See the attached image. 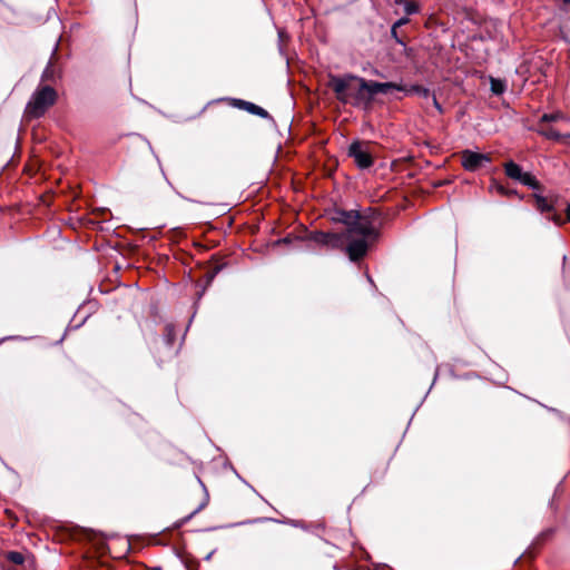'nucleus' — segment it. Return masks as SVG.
Instances as JSON below:
<instances>
[{
	"instance_id": "1",
	"label": "nucleus",
	"mask_w": 570,
	"mask_h": 570,
	"mask_svg": "<svg viewBox=\"0 0 570 570\" xmlns=\"http://www.w3.org/2000/svg\"><path fill=\"white\" fill-rule=\"evenodd\" d=\"M328 86L341 102L363 109L370 108L379 94L387 95L392 90H403V86L395 82L367 81L353 75L331 76Z\"/></svg>"
},
{
	"instance_id": "2",
	"label": "nucleus",
	"mask_w": 570,
	"mask_h": 570,
	"mask_svg": "<svg viewBox=\"0 0 570 570\" xmlns=\"http://www.w3.org/2000/svg\"><path fill=\"white\" fill-rule=\"evenodd\" d=\"M347 226L345 238L348 244L346 247L351 261H357L363 257L368 246L377 237V232L372 222L361 216L357 212H342L337 218Z\"/></svg>"
},
{
	"instance_id": "3",
	"label": "nucleus",
	"mask_w": 570,
	"mask_h": 570,
	"mask_svg": "<svg viewBox=\"0 0 570 570\" xmlns=\"http://www.w3.org/2000/svg\"><path fill=\"white\" fill-rule=\"evenodd\" d=\"M57 99V92L49 86L39 88L31 97L26 107V114L29 117L38 118L42 116Z\"/></svg>"
},
{
	"instance_id": "4",
	"label": "nucleus",
	"mask_w": 570,
	"mask_h": 570,
	"mask_svg": "<svg viewBox=\"0 0 570 570\" xmlns=\"http://www.w3.org/2000/svg\"><path fill=\"white\" fill-rule=\"evenodd\" d=\"M348 155L353 157L360 168H368L373 163L368 146L360 141H355L350 146Z\"/></svg>"
},
{
	"instance_id": "5",
	"label": "nucleus",
	"mask_w": 570,
	"mask_h": 570,
	"mask_svg": "<svg viewBox=\"0 0 570 570\" xmlns=\"http://www.w3.org/2000/svg\"><path fill=\"white\" fill-rule=\"evenodd\" d=\"M491 158L487 154H480L471 150H464L461 154L462 166L470 171H474L483 166L485 163H490Z\"/></svg>"
},
{
	"instance_id": "6",
	"label": "nucleus",
	"mask_w": 570,
	"mask_h": 570,
	"mask_svg": "<svg viewBox=\"0 0 570 570\" xmlns=\"http://www.w3.org/2000/svg\"><path fill=\"white\" fill-rule=\"evenodd\" d=\"M314 239H315V242H317L320 244H323V245H326V246H330L333 248L340 247L343 244L342 236L336 235V234L320 233V234L315 235Z\"/></svg>"
},
{
	"instance_id": "7",
	"label": "nucleus",
	"mask_w": 570,
	"mask_h": 570,
	"mask_svg": "<svg viewBox=\"0 0 570 570\" xmlns=\"http://www.w3.org/2000/svg\"><path fill=\"white\" fill-rule=\"evenodd\" d=\"M504 168L507 176H509L512 179L520 180L523 171L519 165L510 161L505 164Z\"/></svg>"
},
{
	"instance_id": "8",
	"label": "nucleus",
	"mask_w": 570,
	"mask_h": 570,
	"mask_svg": "<svg viewBox=\"0 0 570 570\" xmlns=\"http://www.w3.org/2000/svg\"><path fill=\"white\" fill-rule=\"evenodd\" d=\"M490 85H491V91L494 95L503 94L507 88L505 81H503L501 79L493 78V77L490 78Z\"/></svg>"
},
{
	"instance_id": "9",
	"label": "nucleus",
	"mask_w": 570,
	"mask_h": 570,
	"mask_svg": "<svg viewBox=\"0 0 570 570\" xmlns=\"http://www.w3.org/2000/svg\"><path fill=\"white\" fill-rule=\"evenodd\" d=\"M523 185H527L533 189L539 188V183L529 173H522L520 180Z\"/></svg>"
},
{
	"instance_id": "10",
	"label": "nucleus",
	"mask_w": 570,
	"mask_h": 570,
	"mask_svg": "<svg viewBox=\"0 0 570 570\" xmlns=\"http://www.w3.org/2000/svg\"><path fill=\"white\" fill-rule=\"evenodd\" d=\"M534 198L535 206L540 212L544 213L550 212L552 209V206L548 203V200L544 197L535 195Z\"/></svg>"
},
{
	"instance_id": "11",
	"label": "nucleus",
	"mask_w": 570,
	"mask_h": 570,
	"mask_svg": "<svg viewBox=\"0 0 570 570\" xmlns=\"http://www.w3.org/2000/svg\"><path fill=\"white\" fill-rule=\"evenodd\" d=\"M242 105L246 110L250 111L252 114H255V115H258L262 117H265L267 115V112L262 107H258L252 102L242 101Z\"/></svg>"
},
{
	"instance_id": "12",
	"label": "nucleus",
	"mask_w": 570,
	"mask_h": 570,
	"mask_svg": "<svg viewBox=\"0 0 570 570\" xmlns=\"http://www.w3.org/2000/svg\"><path fill=\"white\" fill-rule=\"evenodd\" d=\"M402 91H406L407 94L415 92V94H417V95H420V96H422L424 98H429L430 97L429 89L422 88V87H419V86H413L410 89H406L405 87H403Z\"/></svg>"
},
{
	"instance_id": "13",
	"label": "nucleus",
	"mask_w": 570,
	"mask_h": 570,
	"mask_svg": "<svg viewBox=\"0 0 570 570\" xmlns=\"http://www.w3.org/2000/svg\"><path fill=\"white\" fill-rule=\"evenodd\" d=\"M403 4L407 14H412L419 11V6L413 1H404Z\"/></svg>"
},
{
	"instance_id": "14",
	"label": "nucleus",
	"mask_w": 570,
	"mask_h": 570,
	"mask_svg": "<svg viewBox=\"0 0 570 570\" xmlns=\"http://www.w3.org/2000/svg\"><path fill=\"white\" fill-rule=\"evenodd\" d=\"M561 119H566V117L560 112L546 114L542 116V121H557V120H561Z\"/></svg>"
},
{
	"instance_id": "15",
	"label": "nucleus",
	"mask_w": 570,
	"mask_h": 570,
	"mask_svg": "<svg viewBox=\"0 0 570 570\" xmlns=\"http://www.w3.org/2000/svg\"><path fill=\"white\" fill-rule=\"evenodd\" d=\"M8 559L16 564H21L23 562V556L20 552H9Z\"/></svg>"
},
{
	"instance_id": "16",
	"label": "nucleus",
	"mask_w": 570,
	"mask_h": 570,
	"mask_svg": "<svg viewBox=\"0 0 570 570\" xmlns=\"http://www.w3.org/2000/svg\"><path fill=\"white\" fill-rule=\"evenodd\" d=\"M541 134L550 139H559L560 138V135L551 127H549L547 129H542Z\"/></svg>"
},
{
	"instance_id": "17",
	"label": "nucleus",
	"mask_w": 570,
	"mask_h": 570,
	"mask_svg": "<svg viewBox=\"0 0 570 570\" xmlns=\"http://www.w3.org/2000/svg\"><path fill=\"white\" fill-rule=\"evenodd\" d=\"M409 22V19L407 18H401L400 20H397L393 27H392V35L394 38H396V29L401 26H404Z\"/></svg>"
},
{
	"instance_id": "18",
	"label": "nucleus",
	"mask_w": 570,
	"mask_h": 570,
	"mask_svg": "<svg viewBox=\"0 0 570 570\" xmlns=\"http://www.w3.org/2000/svg\"><path fill=\"white\" fill-rule=\"evenodd\" d=\"M491 188L497 190L500 194H505L504 187L502 185L498 184V183H493Z\"/></svg>"
},
{
	"instance_id": "19",
	"label": "nucleus",
	"mask_w": 570,
	"mask_h": 570,
	"mask_svg": "<svg viewBox=\"0 0 570 570\" xmlns=\"http://www.w3.org/2000/svg\"><path fill=\"white\" fill-rule=\"evenodd\" d=\"M551 220L558 226H561L563 224V220L559 215H553L551 217Z\"/></svg>"
},
{
	"instance_id": "20",
	"label": "nucleus",
	"mask_w": 570,
	"mask_h": 570,
	"mask_svg": "<svg viewBox=\"0 0 570 570\" xmlns=\"http://www.w3.org/2000/svg\"><path fill=\"white\" fill-rule=\"evenodd\" d=\"M432 102H433V106L440 111L442 112V108L440 106V104L438 102L436 98L435 97H432Z\"/></svg>"
},
{
	"instance_id": "21",
	"label": "nucleus",
	"mask_w": 570,
	"mask_h": 570,
	"mask_svg": "<svg viewBox=\"0 0 570 570\" xmlns=\"http://www.w3.org/2000/svg\"><path fill=\"white\" fill-rule=\"evenodd\" d=\"M432 102H433V106L440 111L442 112V108L440 106V104L438 102L436 98L435 97H432Z\"/></svg>"
},
{
	"instance_id": "22",
	"label": "nucleus",
	"mask_w": 570,
	"mask_h": 570,
	"mask_svg": "<svg viewBox=\"0 0 570 570\" xmlns=\"http://www.w3.org/2000/svg\"><path fill=\"white\" fill-rule=\"evenodd\" d=\"M566 215H567V220L570 222V204L567 205Z\"/></svg>"
},
{
	"instance_id": "23",
	"label": "nucleus",
	"mask_w": 570,
	"mask_h": 570,
	"mask_svg": "<svg viewBox=\"0 0 570 570\" xmlns=\"http://www.w3.org/2000/svg\"><path fill=\"white\" fill-rule=\"evenodd\" d=\"M394 1H395V3H397V4H402L405 0H394Z\"/></svg>"
}]
</instances>
